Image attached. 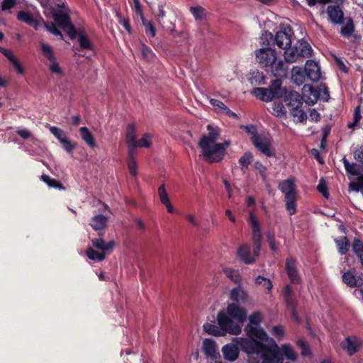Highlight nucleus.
I'll use <instances>...</instances> for the list:
<instances>
[{"mask_svg":"<svg viewBox=\"0 0 363 363\" xmlns=\"http://www.w3.org/2000/svg\"><path fill=\"white\" fill-rule=\"evenodd\" d=\"M208 133L207 135H202L199 146L202 150L203 159L208 163L218 162L221 161L225 154V149L230 145L228 140L221 143H216V141L220 135V129L214 128L211 125H207Z\"/></svg>","mask_w":363,"mask_h":363,"instance_id":"nucleus-1","label":"nucleus"},{"mask_svg":"<svg viewBox=\"0 0 363 363\" xmlns=\"http://www.w3.org/2000/svg\"><path fill=\"white\" fill-rule=\"evenodd\" d=\"M256 61L276 77L286 74V68L282 60L277 61V52L270 47L262 48L255 52Z\"/></svg>","mask_w":363,"mask_h":363,"instance_id":"nucleus-2","label":"nucleus"},{"mask_svg":"<svg viewBox=\"0 0 363 363\" xmlns=\"http://www.w3.org/2000/svg\"><path fill=\"white\" fill-rule=\"evenodd\" d=\"M283 99L291 116L295 118L297 117L299 122H303L306 120V114L301 108L303 104V99L297 91H287Z\"/></svg>","mask_w":363,"mask_h":363,"instance_id":"nucleus-3","label":"nucleus"},{"mask_svg":"<svg viewBox=\"0 0 363 363\" xmlns=\"http://www.w3.org/2000/svg\"><path fill=\"white\" fill-rule=\"evenodd\" d=\"M51 14L56 25L62 28L70 38V39H76L77 29L71 21L69 12L50 8L49 11Z\"/></svg>","mask_w":363,"mask_h":363,"instance_id":"nucleus-4","label":"nucleus"},{"mask_svg":"<svg viewBox=\"0 0 363 363\" xmlns=\"http://www.w3.org/2000/svg\"><path fill=\"white\" fill-rule=\"evenodd\" d=\"M285 50L284 58L286 62L292 63L301 57H308L311 55L312 48L309 43L305 40H298L294 46H287Z\"/></svg>","mask_w":363,"mask_h":363,"instance_id":"nucleus-5","label":"nucleus"},{"mask_svg":"<svg viewBox=\"0 0 363 363\" xmlns=\"http://www.w3.org/2000/svg\"><path fill=\"white\" fill-rule=\"evenodd\" d=\"M279 189L284 195L286 210L289 215L292 216L296 213V201L298 197L295 183H279Z\"/></svg>","mask_w":363,"mask_h":363,"instance_id":"nucleus-6","label":"nucleus"},{"mask_svg":"<svg viewBox=\"0 0 363 363\" xmlns=\"http://www.w3.org/2000/svg\"><path fill=\"white\" fill-rule=\"evenodd\" d=\"M216 319L225 335L227 333L237 335L241 333L240 325L235 322L224 311L218 313Z\"/></svg>","mask_w":363,"mask_h":363,"instance_id":"nucleus-7","label":"nucleus"},{"mask_svg":"<svg viewBox=\"0 0 363 363\" xmlns=\"http://www.w3.org/2000/svg\"><path fill=\"white\" fill-rule=\"evenodd\" d=\"M233 342H236L239 349L248 354H260L266 345L259 340L245 337H234Z\"/></svg>","mask_w":363,"mask_h":363,"instance_id":"nucleus-8","label":"nucleus"},{"mask_svg":"<svg viewBox=\"0 0 363 363\" xmlns=\"http://www.w3.org/2000/svg\"><path fill=\"white\" fill-rule=\"evenodd\" d=\"M272 342L271 345H265V347L260 353L262 354V363H283L284 357L279 347L273 339H272Z\"/></svg>","mask_w":363,"mask_h":363,"instance_id":"nucleus-9","label":"nucleus"},{"mask_svg":"<svg viewBox=\"0 0 363 363\" xmlns=\"http://www.w3.org/2000/svg\"><path fill=\"white\" fill-rule=\"evenodd\" d=\"M249 222L252 228V240L253 242L254 254L256 256H259L262 242V234L260 223L253 212L250 213Z\"/></svg>","mask_w":363,"mask_h":363,"instance_id":"nucleus-10","label":"nucleus"},{"mask_svg":"<svg viewBox=\"0 0 363 363\" xmlns=\"http://www.w3.org/2000/svg\"><path fill=\"white\" fill-rule=\"evenodd\" d=\"M252 145L268 157L275 156V150L272 145V140L264 134L250 138Z\"/></svg>","mask_w":363,"mask_h":363,"instance_id":"nucleus-11","label":"nucleus"},{"mask_svg":"<svg viewBox=\"0 0 363 363\" xmlns=\"http://www.w3.org/2000/svg\"><path fill=\"white\" fill-rule=\"evenodd\" d=\"M340 347L349 357H352L362 348L363 339L355 335L348 336L340 342Z\"/></svg>","mask_w":363,"mask_h":363,"instance_id":"nucleus-12","label":"nucleus"},{"mask_svg":"<svg viewBox=\"0 0 363 363\" xmlns=\"http://www.w3.org/2000/svg\"><path fill=\"white\" fill-rule=\"evenodd\" d=\"M17 19L32 27L35 30H38L45 23V20L39 13L33 16L26 11H19L17 13Z\"/></svg>","mask_w":363,"mask_h":363,"instance_id":"nucleus-13","label":"nucleus"},{"mask_svg":"<svg viewBox=\"0 0 363 363\" xmlns=\"http://www.w3.org/2000/svg\"><path fill=\"white\" fill-rule=\"evenodd\" d=\"M294 31L291 28L288 26L283 29L277 32L274 37L275 44L281 49L287 48V46L291 45V37Z\"/></svg>","mask_w":363,"mask_h":363,"instance_id":"nucleus-14","label":"nucleus"},{"mask_svg":"<svg viewBox=\"0 0 363 363\" xmlns=\"http://www.w3.org/2000/svg\"><path fill=\"white\" fill-rule=\"evenodd\" d=\"M226 313L238 324L243 323L247 318L246 310L235 303H231L228 305Z\"/></svg>","mask_w":363,"mask_h":363,"instance_id":"nucleus-15","label":"nucleus"},{"mask_svg":"<svg viewBox=\"0 0 363 363\" xmlns=\"http://www.w3.org/2000/svg\"><path fill=\"white\" fill-rule=\"evenodd\" d=\"M285 269L289 280L292 284H299L301 283V278L298 274L296 259L292 257H288L285 262Z\"/></svg>","mask_w":363,"mask_h":363,"instance_id":"nucleus-16","label":"nucleus"},{"mask_svg":"<svg viewBox=\"0 0 363 363\" xmlns=\"http://www.w3.org/2000/svg\"><path fill=\"white\" fill-rule=\"evenodd\" d=\"M203 350L205 356L208 359L213 361L220 359L218 345L216 341L211 338H206L203 341Z\"/></svg>","mask_w":363,"mask_h":363,"instance_id":"nucleus-17","label":"nucleus"},{"mask_svg":"<svg viewBox=\"0 0 363 363\" xmlns=\"http://www.w3.org/2000/svg\"><path fill=\"white\" fill-rule=\"evenodd\" d=\"M237 256L245 264H251L256 262L257 257L254 253L251 254L250 246L247 244L241 245L237 250Z\"/></svg>","mask_w":363,"mask_h":363,"instance_id":"nucleus-18","label":"nucleus"},{"mask_svg":"<svg viewBox=\"0 0 363 363\" xmlns=\"http://www.w3.org/2000/svg\"><path fill=\"white\" fill-rule=\"evenodd\" d=\"M304 69L307 79L310 81L318 82L320 79V68L316 62L313 60H308Z\"/></svg>","mask_w":363,"mask_h":363,"instance_id":"nucleus-19","label":"nucleus"},{"mask_svg":"<svg viewBox=\"0 0 363 363\" xmlns=\"http://www.w3.org/2000/svg\"><path fill=\"white\" fill-rule=\"evenodd\" d=\"M268 89L273 99L283 98L287 91L285 87H282V82L278 78L271 81Z\"/></svg>","mask_w":363,"mask_h":363,"instance_id":"nucleus-20","label":"nucleus"},{"mask_svg":"<svg viewBox=\"0 0 363 363\" xmlns=\"http://www.w3.org/2000/svg\"><path fill=\"white\" fill-rule=\"evenodd\" d=\"M245 331L248 337L251 340H255V338H257V340L261 342L267 340V333L261 327L247 325L245 328Z\"/></svg>","mask_w":363,"mask_h":363,"instance_id":"nucleus-21","label":"nucleus"},{"mask_svg":"<svg viewBox=\"0 0 363 363\" xmlns=\"http://www.w3.org/2000/svg\"><path fill=\"white\" fill-rule=\"evenodd\" d=\"M224 358L229 362L235 361L239 357L240 349L238 344L228 343L221 350Z\"/></svg>","mask_w":363,"mask_h":363,"instance_id":"nucleus-22","label":"nucleus"},{"mask_svg":"<svg viewBox=\"0 0 363 363\" xmlns=\"http://www.w3.org/2000/svg\"><path fill=\"white\" fill-rule=\"evenodd\" d=\"M303 94L306 99V102L308 104H311L312 105L315 104L320 96V90L319 86L318 87H314L309 84H305L303 88Z\"/></svg>","mask_w":363,"mask_h":363,"instance_id":"nucleus-23","label":"nucleus"},{"mask_svg":"<svg viewBox=\"0 0 363 363\" xmlns=\"http://www.w3.org/2000/svg\"><path fill=\"white\" fill-rule=\"evenodd\" d=\"M283 299L288 309L294 311V306H297L295 293L290 285H286L283 289Z\"/></svg>","mask_w":363,"mask_h":363,"instance_id":"nucleus-24","label":"nucleus"},{"mask_svg":"<svg viewBox=\"0 0 363 363\" xmlns=\"http://www.w3.org/2000/svg\"><path fill=\"white\" fill-rule=\"evenodd\" d=\"M106 223L107 218L102 214H98L91 218L90 225L93 229L99 231L98 235L99 236H103V230L106 227Z\"/></svg>","mask_w":363,"mask_h":363,"instance_id":"nucleus-25","label":"nucleus"},{"mask_svg":"<svg viewBox=\"0 0 363 363\" xmlns=\"http://www.w3.org/2000/svg\"><path fill=\"white\" fill-rule=\"evenodd\" d=\"M327 11L331 22L335 24L342 23L344 14L340 6H328Z\"/></svg>","mask_w":363,"mask_h":363,"instance_id":"nucleus-26","label":"nucleus"},{"mask_svg":"<svg viewBox=\"0 0 363 363\" xmlns=\"http://www.w3.org/2000/svg\"><path fill=\"white\" fill-rule=\"evenodd\" d=\"M77 38L79 44V49L77 50H94V45L89 38L85 35L83 30L78 31L77 30L76 38Z\"/></svg>","mask_w":363,"mask_h":363,"instance_id":"nucleus-27","label":"nucleus"},{"mask_svg":"<svg viewBox=\"0 0 363 363\" xmlns=\"http://www.w3.org/2000/svg\"><path fill=\"white\" fill-rule=\"evenodd\" d=\"M266 77L264 73L258 69L252 70L247 78L248 82L252 86L264 85L266 84Z\"/></svg>","mask_w":363,"mask_h":363,"instance_id":"nucleus-28","label":"nucleus"},{"mask_svg":"<svg viewBox=\"0 0 363 363\" xmlns=\"http://www.w3.org/2000/svg\"><path fill=\"white\" fill-rule=\"evenodd\" d=\"M230 298L236 303H245L247 299V294L241 286H238L230 291Z\"/></svg>","mask_w":363,"mask_h":363,"instance_id":"nucleus-29","label":"nucleus"},{"mask_svg":"<svg viewBox=\"0 0 363 363\" xmlns=\"http://www.w3.org/2000/svg\"><path fill=\"white\" fill-rule=\"evenodd\" d=\"M125 142L126 144L131 146L132 148L138 147V141L136 140V128L134 123H129L127 125Z\"/></svg>","mask_w":363,"mask_h":363,"instance_id":"nucleus-30","label":"nucleus"},{"mask_svg":"<svg viewBox=\"0 0 363 363\" xmlns=\"http://www.w3.org/2000/svg\"><path fill=\"white\" fill-rule=\"evenodd\" d=\"M251 93L262 101L269 102L274 100L268 88L255 87L252 90Z\"/></svg>","mask_w":363,"mask_h":363,"instance_id":"nucleus-31","label":"nucleus"},{"mask_svg":"<svg viewBox=\"0 0 363 363\" xmlns=\"http://www.w3.org/2000/svg\"><path fill=\"white\" fill-rule=\"evenodd\" d=\"M79 133L82 139L89 147L94 148L96 147L95 138L87 127H81L79 128Z\"/></svg>","mask_w":363,"mask_h":363,"instance_id":"nucleus-32","label":"nucleus"},{"mask_svg":"<svg viewBox=\"0 0 363 363\" xmlns=\"http://www.w3.org/2000/svg\"><path fill=\"white\" fill-rule=\"evenodd\" d=\"M158 196L160 197V202L166 206L167 211L172 213L174 212V208L170 202L164 184L158 188Z\"/></svg>","mask_w":363,"mask_h":363,"instance_id":"nucleus-33","label":"nucleus"},{"mask_svg":"<svg viewBox=\"0 0 363 363\" xmlns=\"http://www.w3.org/2000/svg\"><path fill=\"white\" fill-rule=\"evenodd\" d=\"M337 252L341 255H345L350 250L351 244L349 239L346 236H340L335 240Z\"/></svg>","mask_w":363,"mask_h":363,"instance_id":"nucleus-34","label":"nucleus"},{"mask_svg":"<svg viewBox=\"0 0 363 363\" xmlns=\"http://www.w3.org/2000/svg\"><path fill=\"white\" fill-rule=\"evenodd\" d=\"M307 78L305 69L294 67L291 71V79L297 85L302 84Z\"/></svg>","mask_w":363,"mask_h":363,"instance_id":"nucleus-35","label":"nucleus"},{"mask_svg":"<svg viewBox=\"0 0 363 363\" xmlns=\"http://www.w3.org/2000/svg\"><path fill=\"white\" fill-rule=\"evenodd\" d=\"M93 247L103 252L111 250L115 245L114 241H109L106 243L102 238H93L91 239Z\"/></svg>","mask_w":363,"mask_h":363,"instance_id":"nucleus-36","label":"nucleus"},{"mask_svg":"<svg viewBox=\"0 0 363 363\" xmlns=\"http://www.w3.org/2000/svg\"><path fill=\"white\" fill-rule=\"evenodd\" d=\"M351 246L353 253L359 259L363 266V241L358 238H354Z\"/></svg>","mask_w":363,"mask_h":363,"instance_id":"nucleus-37","label":"nucleus"},{"mask_svg":"<svg viewBox=\"0 0 363 363\" xmlns=\"http://www.w3.org/2000/svg\"><path fill=\"white\" fill-rule=\"evenodd\" d=\"M280 350L282 357L284 356L287 359L291 361H296L297 359V354L290 344L282 345Z\"/></svg>","mask_w":363,"mask_h":363,"instance_id":"nucleus-38","label":"nucleus"},{"mask_svg":"<svg viewBox=\"0 0 363 363\" xmlns=\"http://www.w3.org/2000/svg\"><path fill=\"white\" fill-rule=\"evenodd\" d=\"M203 330L209 335L216 337L225 335L219 325L206 323L203 324Z\"/></svg>","mask_w":363,"mask_h":363,"instance_id":"nucleus-39","label":"nucleus"},{"mask_svg":"<svg viewBox=\"0 0 363 363\" xmlns=\"http://www.w3.org/2000/svg\"><path fill=\"white\" fill-rule=\"evenodd\" d=\"M342 281L351 288L358 286L357 280L355 274L353 272L348 270L345 272L342 276Z\"/></svg>","mask_w":363,"mask_h":363,"instance_id":"nucleus-40","label":"nucleus"},{"mask_svg":"<svg viewBox=\"0 0 363 363\" xmlns=\"http://www.w3.org/2000/svg\"><path fill=\"white\" fill-rule=\"evenodd\" d=\"M343 163L347 172L353 176L361 175V167L355 163H350L347 159H343Z\"/></svg>","mask_w":363,"mask_h":363,"instance_id":"nucleus-41","label":"nucleus"},{"mask_svg":"<svg viewBox=\"0 0 363 363\" xmlns=\"http://www.w3.org/2000/svg\"><path fill=\"white\" fill-rule=\"evenodd\" d=\"M140 51L143 58L147 62H153L156 59V55L152 49L144 43L141 44Z\"/></svg>","mask_w":363,"mask_h":363,"instance_id":"nucleus-42","label":"nucleus"},{"mask_svg":"<svg viewBox=\"0 0 363 363\" xmlns=\"http://www.w3.org/2000/svg\"><path fill=\"white\" fill-rule=\"evenodd\" d=\"M87 257L92 261H103L106 258L104 252H99L92 247H89L86 251Z\"/></svg>","mask_w":363,"mask_h":363,"instance_id":"nucleus-43","label":"nucleus"},{"mask_svg":"<svg viewBox=\"0 0 363 363\" xmlns=\"http://www.w3.org/2000/svg\"><path fill=\"white\" fill-rule=\"evenodd\" d=\"M142 23L145 27V34L150 38L156 35V28L152 21H147L145 18H142Z\"/></svg>","mask_w":363,"mask_h":363,"instance_id":"nucleus-44","label":"nucleus"},{"mask_svg":"<svg viewBox=\"0 0 363 363\" xmlns=\"http://www.w3.org/2000/svg\"><path fill=\"white\" fill-rule=\"evenodd\" d=\"M272 113L277 117L284 116L286 113L284 105L281 102L274 101L272 104Z\"/></svg>","mask_w":363,"mask_h":363,"instance_id":"nucleus-45","label":"nucleus"},{"mask_svg":"<svg viewBox=\"0 0 363 363\" xmlns=\"http://www.w3.org/2000/svg\"><path fill=\"white\" fill-rule=\"evenodd\" d=\"M116 17L118 19V22L123 26V27L125 28V30L127 31V33L129 35H131L132 33V28L130 23V19L129 18H125L122 16V14L119 12L116 13Z\"/></svg>","mask_w":363,"mask_h":363,"instance_id":"nucleus-46","label":"nucleus"},{"mask_svg":"<svg viewBox=\"0 0 363 363\" xmlns=\"http://www.w3.org/2000/svg\"><path fill=\"white\" fill-rule=\"evenodd\" d=\"M354 26L353 21L349 18L347 23L341 28L340 33L344 37H350L354 32Z\"/></svg>","mask_w":363,"mask_h":363,"instance_id":"nucleus-47","label":"nucleus"},{"mask_svg":"<svg viewBox=\"0 0 363 363\" xmlns=\"http://www.w3.org/2000/svg\"><path fill=\"white\" fill-rule=\"evenodd\" d=\"M225 274L234 283H240L242 278L238 271L228 268L225 269Z\"/></svg>","mask_w":363,"mask_h":363,"instance_id":"nucleus-48","label":"nucleus"},{"mask_svg":"<svg viewBox=\"0 0 363 363\" xmlns=\"http://www.w3.org/2000/svg\"><path fill=\"white\" fill-rule=\"evenodd\" d=\"M190 11L196 21H201L205 18V9L200 6H191Z\"/></svg>","mask_w":363,"mask_h":363,"instance_id":"nucleus-49","label":"nucleus"},{"mask_svg":"<svg viewBox=\"0 0 363 363\" xmlns=\"http://www.w3.org/2000/svg\"><path fill=\"white\" fill-rule=\"evenodd\" d=\"M63 149L69 154H72L77 147V143L72 142L67 137L61 140Z\"/></svg>","mask_w":363,"mask_h":363,"instance_id":"nucleus-50","label":"nucleus"},{"mask_svg":"<svg viewBox=\"0 0 363 363\" xmlns=\"http://www.w3.org/2000/svg\"><path fill=\"white\" fill-rule=\"evenodd\" d=\"M41 51L43 55L49 60L54 61L55 60V57L53 53V50L52 48L45 43H41Z\"/></svg>","mask_w":363,"mask_h":363,"instance_id":"nucleus-51","label":"nucleus"},{"mask_svg":"<svg viewBox=\"0 0 363 363\" xmlns=\"http://www.w3.org/2000/svg\"><path fill=\"white\" fill-rule=\"evenodd\" d=\"M262 315L259 311L252 313L249 317V324L250 325L259 326L262 321Z\"/></svg>","mask_w":363,"mask_h":363,"instance_id":"nucleus-52","label":"nucleus"},{"mask_svg":"<svg viewBox=\"0 0 363 363\" xmlns=\"http://www.w3.org/2000/svg\"><path fill=\"white\" fill-rule=\"evenodd\" d=\"M255 284L257 285L263 286L266 289L269 291H270L273 287V284L269 279L265 278L260 275L256 277Z\"/></svg>","mask_w":363,"mask_h":363,"instance_id":"nucleus-53","label":"nucleus"},{"mask_svg":"<svg viewBox=\"0 0 363 363\" xmlns=\"http://www.w3.org/2000/svg\"><path fill=\"white\" fill-rule=\"evenodd\" d=\"M43 26L50 33L53 34L55 36H59L61 39L63 38V35L62 32L57 28L56 26L53 23H49L45 21Z\"/></svg>","mask_w":363,"mask_h":363,"instance_id":"nucleus-54","label":"nucleus"},{"mask_svg":"<svg viewBox=\"0 0 363 363\" xmlns=\"http://www.w3.org/2000/svg\"><path fill=\"white\" fill-rule=\"evenodd\" d=\"M50 133L61 143V140L65 138L67 136L63 130L55 126H51L50 128Z\"/></svg>","mask_w":363,"mask_h":363,"instance_id":"nucleus-55","label":"nucleus"},{"mask_svg":"<svg viewBox=\"0 0 363 363\" xmlns=\"http://www.w3.org/2000/svg\"><path fill=\"white\" fill-rule=\"evenodd\" d=\"M272 42L274 44V36L272 33L269 31H265L264 33L262 34L261 37V43L263 45H266L269 47L270 45V43Z\"/></svg>","mask_w":363,"mask_h":363,"instance_id":"nucleus-56","label":"nucleus"},{"mask_svg":"<svg viewBox=\"0 0 363 363\" xmlns=\"http://www.w3.org/2000/svg\"><path fill=\"white\" fill-rule=\"evenodd\" d=\"M252 155L250 152H245L244 155L239 159V163L240 165L245 167H247L248 165L252 162Z\"/></svg>","mask_w":363,"mask_h":363,"instance_id":"nucleus-57","label":"nucleus"},{"mask_svg":"<svg viewBox=\"0 0 363 363\" xmlns=\"http://www.w3.org/2000/svg\"><path fill=\"white\" fill-rule=\"evenodd\" d=\"M254 167L257 170L261 175L262 179L265 180L267 178V167H264L262 162L257 161L254 164Z\"/></svg>","mask_w":363,"mask_h":363,"instance_id":"nucleus-58","label":"nucleus"},{"mask_svg":"<svg viewBox=\"0 0 363 363\" xmlns=\"http://www.w3.org/2000/svg\"><path fill=\"white\" fill-rule=\"evenodd\" d=\"M266 235H267V240L269 243L270 249L274 252H277L278 250V247L276 245V240H275L274 234L271 232H267Z\"/></svg>","mask_w":363,"mask_h":363,"instance_id":"nucleus-59","label":"nucleus"},{"mask_svg":"<svg viewBox=\"0 0 363 363\" xmlns=\"http://www.w3.org/2000/svg\"><path fill=\"white\" fill-rule=\"evenodd\" d=\"M316 189L320 194L323 195V196L325 199H329L330 193L328 191L327 183H319V184L317 186Z\"/></svg>","mask_w":363,"mask_h":363,"instance_id":"nucleus-60","label":"nucleus"},{"mask_svg":"<svg viewBox=\"0 0 363 363\" xmlns=\"http://www.w3.org/2000/svg\"><path fill=\"white\" fill-rule=\"evenodd\" d=\"M150 135L145 133L143 137L138 141V147H149L151 145Z\"/></svg>","mask_w":363,"mask_h":363,"instance_id":"nucleus-61","label":"nucleus"},{"mask_svg":"<svg viewBox=\"0 0 363 363\" xmlns=\"http://www.w3.org/2000/svg\"><path fill=\"white\" fill-rule=\"evenodd\" d=\"M272 333L275 337L281 338L284 335V328L281 325H274L272 327Z\"/></svg>","mask_w":363,"mask_h":363,"instance_id":"nucleus-62","label":"nucleus"},{"mask_svg":"<svg viewBox=\"0 0 363 363\" xmlns=\"http://www.w3.org/2000/svg\"><path fill=\"white\" fill-rule=\"evenodd\" d=\"M297 345L301 349V355L306 356L310 354L309 347L303 340H298Z\"/></svg>","mask_w":363,"mask_h":363,"instance_id":"nucleus-63","label":"nucleus"},{"mask_svg":"<svg viewBox=\"0 0 363 363\" xmlns=\"http://www.w3.org/2000/svg\"><path fill=\"white\" fill-rule=\"evenodd\" d=\"M210 103L215 108L219 109L222 111H223L224 109H228L225 104L218 99H211Z\"/></svg>","mask_w":363,"mask_h":363,"instance_id":"nucleus-64","label":"nucleus"}]
</instances>
